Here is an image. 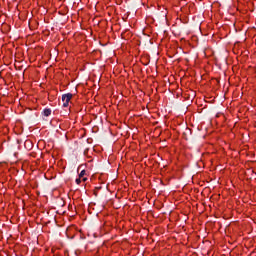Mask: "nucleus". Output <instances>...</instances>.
I'll list each match as a JSON object with an SVG mask.
<instances>
[{
    "mask_svg": "<svg viewBox=\"0 0 256 256\" xmlns=\"http://www.w3.org/2000/svg\"><path fill=\"white\" fill-rule=\"evenodd\" d=\"M76 184H78V185L81 184V178H76Z\"/></svg>",
    "mask_w": 256,
    "mask_h": 256,
    "instance_id": "4",
    "label": "nucleus"
},
{
    "mask_svg": "<svg viewBox=\"0 0 256 256\" xmlns=\"http://www.w3.org/2000/svg\"><path fill=\"white\" fill-rule=\"evenodd\" d=\"M51 113H52V110L50 108H46L42 112V114H44V117H49L51 115Z\"/></svg>",
    "mask_w": 256,
    "mask_h": 256,
    "instance_id": "2",
    "label": "nucleus"
},
{
    "mask_svg": "<svg viewBox=\"0 0 256 256\" xmlns=\"http://www.w3.org/2000/svg\"><path fill=\"white\" fill-rule=\"evenodd\" d=\"M27 143H30V141H26V144H27Z\"/></svg>",
    "mask_w": 256,
    "mask_h": 256,
    "instance_id": "6",
    "label": "nucleus"
},
{
    "mask_svg": "<svg viewBox=\"0 0 256 256\" xmlns=\"http://www.w3.org/2000/svg\"><path fill=\"white\" fill-rule=\"evenodd\" d=\"M85 174H86V171H85V170H82V171L79 173V178L84 177Z\"/></svg>",
    "mask_w": 256,
    "mask_h": 256,
    "instance_id": "3",
    "label": "nucleus"
},
{
    "mask_svg": "<svg viewBox=\"0 0 256 256\" xmlns=\"http://www.w3.org/2000/svg\"><path fill=\"white\" fill-rule=\"evenodd\" d=\"M83 181H87V178H83Z\"/></svg>",
    "mask_w": 256,
    "mask_h": 256,
    "instance_id": "5",
    "label": "nucleus"
},
{
    "mask_svg": "<svg viewBox=\"0 0 256 256\" xmlns=\"http://www.w3.org/2000/svg\"><path fill=\"white\" fill-rule=\"evenodd\" d=\"M72 98H73V94L72 93H66V94L62 95V102H64V104H63L64 108H68L69 103H70Z\"/></svg>",
    "mask_w": 256,
    "mask_h": 256,
    "instance_id": "1",
    "label": "nucleus"
}]
</instances>
